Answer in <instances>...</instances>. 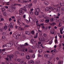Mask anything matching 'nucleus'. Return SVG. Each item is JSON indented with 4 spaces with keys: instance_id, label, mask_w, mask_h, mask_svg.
I'll return each mask as SVG.
<instances>
[{
    "instance_id": "1",
    "label": "nucleus",
    "mask_w": 64,
    "mask_h": 64,
    "mask_svg": "<svg viewBox=\"0 0 64 64\" xmlns=\"http://www.w3.org/2000/svg\"><path fill=\"white\" fill-rule=\"evenodd\" d=\"M13 58H14V55L12 54L10 55H8L7 58H6L5 59L7 61H8V60L10 61H11Z\"/></svg>"
},
{
    "instance_id": "2",
    "label": "nucleus",
    "mask_w": 64,
    "mask_h": 64,
    "mask_svg": "<svg viewBox=\"0 0 64 64\" xmlns=\"http://www.w3.org/2000/svg\"><path fill=\"white\" fill-rule=\"evenodd\" d=\"M13 44V42H11L10 43H8L6 44L7 47H11Z\"/></svg>"
},
{
    "instance_id": "3",
    "label": "nucleus",
    "mask_w": 64,
    "mask_h": 64,
    "mask_svg": "<svg viewBox=\"0 0 64 64\" xmlns=\"http://www.w3.org/2000/svg\"><path fill=\"white\" fill-rule=\"evenodd\" d=\"M8 27L10 28H12L13 27V23H11L8 26Z\"/></svg>"
},
{
    "instance_id": "4",
    "label": "nucleus",
    "mask_w": 64,
    "mask_h": 64,
    "mask_svg": "<svg viewBox=\"0 0 64 64\" xmlns=\"http://www.w3.org/2000/svg\"><path fill=\"white\" fill-rule=\"evenodd\" d=\"M29 21L31 23L33 22L34 20H33V19L32 18H29Z\"/></svg>"
},
{
    "instance_id": "5",
    "label": "nucleus",
    "mask_w": 64,
    "mask_h": 64,
    "mask_svg": "<svg viewBox=\"0 0 64 64\" xmlns=\"http://www.w3.org/2000/svg\"><path fill=\"white\" fill-rule=\"evenodd\" d=\"M60 10V7H58L56 8V12L59 11Z\"/></svg>"
},
{
    "instance_id": "6",
    "label": "nucleus",
    "mask_w": 64,
    "mask_h": 64,
    "mask_svg": "<svg viewBox=\"0 0 64 64\" xmlns=\"http://www.w3.org/2000/svg\"><path fill=\"white\" fill-rule=\"evenodd\" d=\"M44 57H47L48 58H49V55L47 54H44Z\"/></svg>"
},
{
    "instance_id": "7",
    "label": "nucleus",
    "mask_w": 64,
    "mask_h": 64,
    "mask_svg": "<svg viewBox=\"0 0 64 64\" xmlns=\"http://www.w3.org/2000/svg\"><path fill=\"white\" fill-rule=\"evenodd\" d=\"M31 42L32 44H34L35 43V42H36L35 40H34L32 39L31 40Z\"/></svg>"
},
{
    "instance_id": "8",
    "label": "nucleus",
    "mask_w": 64,
    "mask_h": 64,
    "mask_svg": "<svg viewBox=\"0 0 64 64\" xmlns=\"http://www.w3.org/2000/svg\"><path fill=\"white\" fill-rule=\"evenodd\" d=\"M43 51V50L42 49H40L38 50V52H39V53L40 54Z\"/></svg>"
},
{
    "instance_id": "9",
    "label": "nucleus",
    "mask_w": 64,
    "mask_h": 64,
    "mask_svg": "<svg viewBox=\"0 0 64 64\" xmlns=\"http://www.w3.org/2000/svg\"><path fill=\"white\" fill-rule=\"evenodd\" d=\"M23 13V10H19V13L20 15H21L22 14V13Z\"/></svg>"
},
{
    "instance_id": "10",
    "label": "nucleus",
    "mask_w": 64,
    "mask_h": 64,
    "mask_svg": "<svg viewBox=\"0 0 64 64\" xmlns=\"http://www.w3.org/2000/svg\"><path fill=\"white\" fill-rule=\"evenodd\" d=\"M36 46L37 48H41V47H40V44H38L37 45V43H36Z\"/></svg>"
},
{
    "instance_id": "11",
    "label": "nucleus",
    "mask_w": 64,
    "mask_h": 64,
    "mask_svg": "<svg viewBox=\"0 0 64 64\" xmlns=\"http://www.w3.org/2000/svg\"><path fill=\"white\" fill-rule=\"evenodd\" d=\"M49 8L50 9V10H55V8L53 7L50 6Z\"/></svg>"
},
{
    "instance_id": "12",
    "label": "nucleus",
    "mask_w": 64,
    "mask_h": 64,
    "mask_svg": "<svg viewBox=\"0 0 64 64\" xmlns=\"http://www.w3.org/2000/svg\"><path fill=\"white\" fill-rule=\"evenodd\" d=\"M2 10L3 13H4V12H6V10H5V9L4 8H2Z\"/></svg>"
},
{
    "instance_id": "13",
    "label": "nucleus",
    "mask_w": 64,
    "mask_h": 64,
    "mask_svg": "<svg viewBox=\"0 0 64 64\" xmlns=\"http://www.w3.org/2000/svg\"><path fill=\"white\" fill-rule=\"evenodd\" d=\"M20 48H22V49H25V46H24H24L23 45L20 46Z\"/></svg>"
},
{
    "instance_id": "14",
    "label": "nucleus",
    "mask_w": 64,
    "mask_h": 64,
    "mask_svg": "<svg viewBox=\"0 0 64 64\" xmlns=\"http://www.w3.org/2000/svg\"><path fill=\"white\" fill-rule=\"evenodd\" d=\"M26 58L28 59V60H29L30 59V58L29 55H27L26 56Z\"/></svg>"
},
{
    "instance_id": "15",
    "label": "nucleus",
    "mask_w": 64,
    "mask_h": 64,
    "mask_svg": "<svg viewBox=\"0 0 64 64\" xmlns=\"http://www.w3.org/2000/svg\"><path fill=\"white\" fill-rule=\"evenodd\" d=\"M36 12H40V9L39 8H38L36 9Z\"/></svg>"
},
{
    "instance_id": "16",
    "label": "nucleus",
    "mask_w": 64,
    "mask_h": 64,
    "mask_svg": "<svg viewBox=\"0 0 64 64\" xmlns=\"http://www.w3.org/2000/svg\"><path fill=\"white\" fill-rule=\"evenodd\" d=\"M49 7H47L46 8L45 10L46 11H49Z\"/></svg>"
},
{
    "instance_id": "17",
    "label": "nucleus",
    "mask_w": 64,
    "mask_h": 64,
    "mask_svg": "<svg viewBox=\"0 0 64 64\" xmlns=\"http://www.w3.org/2000/svg\"><path fill=\"white\" fill-rule=\"evenodd\" d=\"M24 46H29V44H28L27 42H26L24 44Z\"/></svg>"
},
{
    "instance_id": "18",
    "label": "nucleus",
    "mask_w": 64,
    "mask_h": 64,
    "mask_svg": "<svg viewBox=\"0 0 64 64\" xmlns=\"http://www.w3.org/2000/svg\"><path fill=\"white\" fill-rule=\"evenodd\" d=\"M35 14L36 15H37L38 16V15H39V12H35Z\"/></svg>"
},
{
    "instance_id": "19",
    "label": "nucleus",
    "mask_w": 64,
    "mask_h": 64,
    "mask_svg": "<svg viewBox=\"0 0 64 64\" xmlns=\"http://www.w3.org/2000/svg\"><path fill=\"white\" fill-rule=\"evenodd\" d=\"M2 39L3 40H6V37H5L4 36H2Z\"/></svg>"
},
{
    "instance_id": "20",
    "label": "nucleus",
    "mask_w": 64,
    "mask_h": 64,
    "mask_svg": "<svg viewBox=\"0 0 64 64\" xmlns=\"http://www.w3.org/2000/svg\"><path fill=\"white\" fill-rule=\"evenodd\" d=\"M48 28L49 29V30L50 31H51L52 30V28L50 26H48Z\"/></svg>"
},
{
    "instance_id": "21",
    "label": "nucleus",
    "mask_w": 64,
    "mask_h": 64,
    "mask_svg": "<svg viewBox=\"0 0 64 64\" xmlns=\"http://www.w3.org/2000/svg\"><path fill=\"white\" fill-rule=\"evenodd\" d=\"M60 4L61 6H64V2H63L62 3H60Z\"/></svg>"
},
{
    "instance_id": "22",
    "label": "nucleus",
    "mask_w": 64,
    "mask_h": 64,
    "mask_svg": "<svg viewBox=\"0 0 64 64\" xmlns=\"http://www.w3.org/2000/svg\"><path fill=\"white\" fill-rule=\"evenodd\" d=\"M22 24H23L24 25H25L24 26L25 28H26V27L27 28L29 27V26L27 25H25V24H24V23H23Z\"/></svg>"
},
{
    "instance_id": "23",
    "label": "nucleus",
    "mask_w": 64,
    "mask_h": 64,
    "mask_svg": "<svg viewBox=\"0 0 64 64\" xmlns=\"http://www.w3.org/2000/svg\"><path fill=\"white\" fill-rule=\"evenodd\" d=\"M3 15L4 16H6L7 15V14H6V12H3Z\"/></svg>"
},
{
    "instance_id": "24",
    "label": "nucleus",
    "mask_w": 64,
    "mask_h": 64,
    "mask_svg": "<svg viewBox=\"0 0 64 64\" xmlns=\"http://www.w3.org/2000/svg\"><path fill=\"white\" fill-rule=\"evenodd\" d=\"M30 62L31 63H32L33 64H34V61L32 60H30Z\"/></svg>"
},
{
    "instance_id": "25",
    "label": "nucleus",
    "mask_w": 64,
    "mask_h": 64,
    "mask_svg": "<svg viewBox=\"0 0 64 64\" xmlns=\"http://www.w3.org/2000/svg\"><path fill=\"white\" fill-rule=\"evenodd\" d=\"M42 41H45V39L44 38H43L42 39H41Z\"/></svg>"
},
{
    "instance_id": "26",
    "label": "nucleus",
    "mask_w": 64,
    "mask_h": 64,
    "mask_svg": "<svg viewBox=\"0 0 64 64\" xmlns=\"http://www.w3.org/2000/svg\"><path fill=\"white\" fill-rule=\"evenodd\" d=\"M29 13L30 14H31V15L33 14V12H32L30 11Z\"/></svg>"
},
{
    "instance_id": "27",
    "label": "nucleus",
    "mask_w": 64,
    "mask_h": 64,
    "mask_svg": "<svg viewBox=\"0 0 64 64\" xmlns=\"http://www.w3.org/2000/svg\"><path fill=\"white\" fill-rule=\"evenodd\" d=\"M4 28L5 30H6L7 29V26H5L4 27Z\"/></svg>"
},
{
    "instance_id": "28",
    "label": "nucleus",
    "mask_w": 64,
    "mask_h": 64,
    "mask_svg": "<svg viewBox=\"0 0 64 64\" xmlns=\"http://www.w3.org/2000/svg\"><path fill=\"white\" fill-rule=\"evenodd\" d=\"M31 33H32V34H34V33H35V32H34V31L32 30L31 32Z\"/></svg>"
},
{
    "instance_id": "29",
    "label": "nucleus",
    "mask_w": 64,
    "mask_h": 64,
    "mask_svg": "<svg viewBox=\"0 0 64 64\" xmlns=\"http://www.w3.org/2000/svg\"><path fill=\"white\" fill-rule=\"evenodd\" d=\"M49 21H50V20H49V19H46V20L45 21V22H49Z\"/></svg>"
},
{
    "instance_id": "30",
    "label": "nucleus",
    "mask_w": 64,
    "mask_h": 64,
    "mask_svg": "<svg viewBox=\"0 0 64 64\" xmlns=\"http://www.w3.org/2000/svg\"><path fill=\"white\" fill-rule=\"evenodd\" d=\"M50 21L52 22H53L54 21V18H52L50 20Z\"/></svg>"
},
{
    "instance_id": "31",
    "label": "nucleus",
    "mask_w": 64,
    "mask_h": 64,
    "mask_svg": "<svg viewBox=\"0 0 64 64\" xmlns=\"http://www.w3.org/2000/svg\"><path fill=\"white\" fill-rule=\"evenodd\" d=\"M62 23L61 22H60L59 25V27H60V26H62Z\"/></svg>"
},
{
    "instance_id": "32",
    "label": "nucleus",
    "mask_w": 64,
    "mask_h": 64,
    "mask_svg": "<svg viewBox=\"0 0 64 64\" xmlns=\"http://www.w3.org/2000/svg\"><path fill=\"white\" fill-rule=\"evenodd\" d=\"M45 4L46 5H48L49 4V3H48V2H46Z\"/></svg>"
},
{
    "instance_id": "33",
    "label": "nucleus",
    "mask_w": 64,
    "mask_h": 64,
    "mask_svg": "<svg viewBox=\"0 0 64 64\" xmlns=\"http://www.w3.org/2000/svg\"><path fill=\"white\" fill-rule=\"evenodd\" d=\"M22 10H24V11H27V10H26V8L25 9H24L23 8H22Z\"/></svg>"
},
{
    "instance_id": "34",
    "label": "nucleus",
    "mask_w": 64,
    "mask_h": 64,
    "mask_svg": "<svg viewBox=\"0 0 64 64\" xmlns=\"http://www.w3.org/2000/svg\"><path fill=\"white\" fill-rule=\"evenodd\" d=\"M13 9L11 8H10V12H13Z\"/></svg>"
},
{
    "instance_id": "35",
    "label": "nucleus",
    "mask_w": 64,
    "mask_h": 64,
    "mask_svg": "<svg viewBox=\"0 0 64 64\" xmlns=\"http://www.w3.org/2000/svg\"><path fill=\"white\" fill-rule=\"evenodd\" d=\"M26 22L27 23H29L30 21H29L28 20H26Z\"/></svg>"
},
{
    "instance_id": "36",
    "label": "nucleus",
    "mask_w": 64,
    "mask_h": 64,
    "mask_svg": "<svg viewBox=\"0 0 64 64\" xmlns=\"http://www.w3.org/2000/svg\"><path fill=\"white\" fill-rule=\"evenodd\" d=\"M13 36L14 37V38H16V37H17V36L16 35V34L15 35H14Z\"/></svg>"
},
{
    "instance_id": "37",
    "label": "nucleus",
    "mask_w": 64,
    "mask_h": 64,
    "mask_svg": "<svg viewBox=\"0 0 64 64\" xmlns=\"http://www.w3.org/2000/svg\"><path fill=\"white\" fill-rule=\"evenodd\" d=\"M31 34V33H30V32L28 31L27 35H30Z\"/></svg>"
},
{
    "instance_id": "38",
    "label": "nucleus",
    "mask_w": 64,
    "mask_h": 64,
    "mask_svg": "<svg viewBox=\"0 0 64 64\" xmlns=\"http://www.w3.org/2000/svg\"><path fill=\"white\" fill-rule=\"evenodd\" d=\"M12 8L14 9H16V7H15V6H13L12 7Z\"/></svg>"
},
{
    "instance_id": "39",
    "label": "nucleus",
    "mask_w": 64,
    "mask_h": 64,
    "mask_svg": "<svg viewBox=\"0 0 64 64\" xmlns=\"http://www.w3.org/2000/svg\"><path fill=\"white\" fill-rule=\"evenodd\" d=\"M16 54H19V52L18 51H16Z\"/></svg>"
},
{
    "instance_id": "40",
    "label": "nucleus",
    "mask_w": 64,
    "mask_h": 64,
    "mask_svg": "<svg viewBox=\"0 0 64 64\" xmlns=\"http://www.w3.org/2000/svg\"><path fill=\"white\" fill-rule=\"evenodd\" d=\"M54 42L55 43H57L58 42V41H57V39L55 40H54Z\"/></svg>"
},
{
    "instance_id": "41",
    "label": "nucleus",
    "mask_w": 64,
    "mask_h": 64,
    "mask_svg": "<svg viewBox=\"0 0 64 64\" xmlns=\"http://www.w3.org/2000/svg\"><path fill=\"white\" fill-rule=\"evenodd\" d=\"M32 49H34V48H35V46H32Z\"/></svg>"
},
{
    "instance_id": "42",
    "label": "nucleus",
    "mask_w": 64,
    "mask_h": 64,
    "mask_svg": "<svg viewBox=\"0 0 64 64\" xmlns=\"http://www.w3.org/2000/svg\"><path fill=\"white\" fill-rule=\"evenodd\" d=\"M50 33L51 34H54V32L53 31H51L50 32Z\"/></svg>"
},
{
    "instance_id": "43",
    "label": "nucleus",
    "mask_w": 64,
    "mask_h": 64,
    "mask_svg": "<svg viewBox=\"0 0 64 64\" xmlns=\"http://www.w3.org/2000/svg\"><path fill=\"white\" fill-rule=\"evenodd\" d=\"M38 37V35H36L34 37V38H35V39H36Z\"/></svg>"
},
{
    "instance_id": "44",
    "label": "nucleus",
    "mask_w": 64,
    "mask_h": 64,
    "mask_svg": "<svg viewBox=\"0 0 64 64\" xmlns=\"http://www.w3.org/2000/svg\"><path fill=\"white\" fill-rule=\"evenodd\" d=\"M64 28V27L62 26V27L61 28V29L62 30H62V31H63V30Z\"/></svg>"
},
{
    "instance_id": "45",
    "label": "nucleus",
    "mask_w": 64,
    "mask_h": 64,
    "mask_svg": "<svg viewBox=\"0 0 64 64\" xmlns=\"http://www.w3.org/2000/svg\"><path fill=\"white\" fill-rule=\"evenodd\" d=\"M35 54L33 55L32 56V58H35Z\"/></svg>"
},
{
    "instance_id": "46",
    "label": "nucleus",
    "mask_w": 64,
    "mask_h": 64,
    "mask_svg": "<svg viewBox=\"0 0 64 64\" xmlns=\"http://www.w3.org/2000/svg\"><path fill=\"white\" fill-rule=\"evenodd\" d=\"M63 30H60V33L61 34H63V32L62 31Z\"/></svg>"
},
{
    "instance_id": "47",
    "label": "nucleus",
    "mask_w": 64,
    "mask_h": 64,
    "mask_svg": "<svg viewBox=\"0 0 64 64\" xmlns=\"http://www.w3.org/2000/svg\"><path fill=\"white\" fill-rule=\"evenodd\" d=\"M20 55H21V56H23V55H24V54L23 53H21L20 54Z\"/></svg>"
},
{
    "instance_id": "48",
    "label": "nucleus",
    "mask_w": 64,
    "mask_h": 64,
    "mask_svg": "<svg viewBox=\"0 0 64 64\" xmlns=\"http://www.w3.org/2000/svg\"><path fill=\"white\" fill-rule=\"evenodd\" d=\"M43 36H44V37H46V36H47V35H46L45 34H44Z\"/></svg>"
},
{
    "instance_id": "49",
    "label": "nucleus",
    "mask_w": 64,
    "mask_h": 64,
    "mask_svg": "<svg viewBox=\"0 0 64 64\" xmlns=\"http://www.w3.org/2000/svg\"><path fill=\"white\" fill-rule=\"evenodd\" d=\"M28 32L29 31H26L25 32L26 34L27 35V34H28Z\"/></svg>"
},
{
    "instance_id": "50",
    "label": "nucleus",
    "mask_w": 64,
    "mask_h": 64,
    "mask_svg": "<svg viewBox=\"0 0 64 64\" xmlns=\"http://www.w3.org/2000/svg\"><path fill=\"white\" fill-rule=\"evenodd\" d=\"M22 52H25V48L22 49Z\"/></svg>"
},
{
    "instance_id": "51",
    "label": "nucleus",
    "mask_w": 64,
    "mask_h": 64,
    "mask_svg": "<svg viewBox=\"0 0 64 64\" xmlns=\"http://www.w3.org/2000/svg\"><path fill=\"white\" fill-rule=\"evenodd\" d=\"M57 14H58L57 16H58V17L60 16V14L59 13H58Z\"/></svg>"
},
{
    "instance_id": "52",
    "label": "nucleus",
    "mask_w": 64,
    "mask_h": 64,
    "mask_svg": "<svg viewBox=\"0 0 64 64\" xmlns=\"http://www.w3.org/2000/svg\"><path fill=\"white\" fill-rule=\"evenodd\" d=\"M2 46L4 47H7V45H6L5 44H4Z\"/></svg>"
},
{
    "instance_id": "53",
    "label": "nucleus",
    "mask_w": 64,
    "mask_h": 64,
    "mask_svg": "<svg viewBox=\"0 0 64 64\" xmlns=\"http://www.w3.org/2000/svg\"><path fill=\"white\" fill-rule=\"evenodd\" d=\"M62 11H64V8H62Z\"/></svg>"
},
{
    "instance_id": "54",
    "label": "nucleus",
    "mask_w": 64,
    "mask_h": 64,
    "mask_svg": "<svg viewBox=\"0 0 64 64\" xmlns=\"http://www.w3.org/2000/svg\"><path fill=\"white\" fill-rule=\"evenodd\" d=\"M53 58V56H51L50 57V60H52V59Z\"/></svg>"
},
{
    "instance_id": "55",
    "label": "nucleus",
    "mask_w": 64,
    "mask_h": 64,
    "mask_svg": "<svg viewBox=\"0 0 64 64\" xmlns=\"http://www.w3.org/2000/svg\"><path fill=\"white\" fill-rule=\"evenodd\" d=\"M59 45V48H61V44H60Z\"/></svg>"
},
{
    "instance_id": "56",
    "label": "nucleus",
    "mask_w": 64,
    "mask_h": 64,
    "mask_svg": "<svg viewBox=\"0 0 64 64\" xmlns=\"http://www.w3.org/2000/svg\"><path fill=\"white\" fill-rule=\"evenodd\" d=\"M45 30H47L48 29V27H46V28H45Z\"/></svg>"
},
{
    "instance_id": "57",
    "label": "nucleus",
    "mask_w": 64,
    "mask_h": 64,
    "mask_svg": "<svg viewBox=\"0 0 64 64\" xmlns=\"http://www.w3.org/2000/svg\"><path fill=\"white\" fill-rule=\"evenodd\" d=\"M0 31L2 32L3 31V29L1 28H0Z\"/></svg>"
},
{
    "instance_id": "58",
    "label": "nucleus",
    "mask_w": 64,
    "mask_h": 64,
    "mask_svg": "<svg viewBox=\"0 0 64 64\" xmlns=\"http://www.w3.org/2000/svg\"><path fill=\"white\" fill-rule=\"evenodd\" d=\"M18 62H20L21 60L20 59H18Z\"/></svg>"
},
{
    "instance_id": "59",
    "label": "nucleus",
    "mask_w": 64,
    "mask_h": 64,
    "mask_svg": "<svg viewBox=\"0 0 64 64\" xmlns=\"http://www.w3.org/2000/svg\"><path fill=\"white\" fill-rule=\"evenodd\" d=\"M11 9V8H8V11H9V12H10V10Z\"/></svg>"
},
{
    "instance_id": "60",
    "label": "nucleus",
    "mask_w": 64,
    "mask_h": 64,
    "mask_svg": "<svg viewBox=\"0 0 64 64\" xmlns=\"http://www.w3.org/2000/svg\"><path fill=\"white\" fill-rule=\"evenodd\" d=\"M10 2H7L6 5H10V4H9V3Z\"/></svg>"
},
{
    "instance_id": "61",
    "label": "nucleus",
    "mask_w": 64,
    "mask_h": 64,
    "mask_svg": "<svg viewBox=\"0 0 64 64\" xmlns=\"http://www.w3.org/2000/svg\"><path fill=\"white\" fill-rule=\"evenodd\" d=\"M34 3H35V4H36V3H37V0H36L34 1Z\"/></svg>"
},
{
    "instance_id": "62",
    "label": "nucleus",
    "mask_w": 64,
    "mask_h": 64,
    "mask_svg": "<svg viewBox=\"0 0 64 64\" xmlns=\"http://www.w3.org/2000/svg\"><path fill=\"white\" fill-rule=\"evenodd\" d=\"M56 22H59V20L57 19L56 20Z\"/></svg>"
},
{
    "instance_id": "63",
    "label": "nucleus",
    "mask_w": 64,
    "mask_h": 64,
    "mask_svg": "<svg viewBox=\"0 0 64 64\" xmlns=\"http://www.w3.org/2000/svg\"><path fill=\"white\" fill-rule=\"evenodd\" d=\"M1 21H3L4 20V19L3 18H1L0 19Z\"/></svg>"
},
{
    "instance_id": "64",
    "label": "nucleus",
    "mask_w": 64,
    "mask_h": 64,
    "mask_svg": "<svg viewBox=\"0 0 64 64\" xmlns=\"http://www.w3.org/2000/svg\"><path fill=\"white\" fill-rule=\"evenodd\" d=\"M61 63V61H59L58 62V64H60Z\"/></svg>"
}]
</instances>
